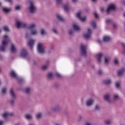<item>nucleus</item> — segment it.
Segmentation results:
<instances>
[{
	"instance_id": "nucleus-36",
	"label": "nucleus",
	"mask_w": 125,
	"mask_h": 125,
	"mask_svg": "<svg viewBox=\"0 0 125 125\" xmlns=\"http://www.w3.org/2000/svg\"><path fill=\"white\" fill-rule=\"evenodd\" d=\"M91 26L94 29L96 28V22H95L94 21H93L91 23Z\"/></svg>"
},
{
	"instance_id": "nucleus-52",
	"label": "nucleus",
	"mask_w": 125,
	"mask_h": 125,
	"mask_svg": "<svg viewBox=\"0 0 125 125\" xmlns=\"http://www.w3.org/2000/svg\"><path fill=\"white\" fill-rule=\"evenodd\" d=\"M15 9L16 10H18L20 9V6H19V5L16 6Z\"/></svg>"
},
{
	"instance_id": "nucleus-4",
	"label": "nucleus",
	"mask_w": 125,
	"mask_h": 125,
	"mask_svg": "<svg viewBox=\"0 0 125 125\" xmlns=\"http://www.w3.org/2000/svg\"><path fill=\"white\" fill-rule=\"evenodd\" d=\"M28 10L30 13H35L37 11V7L35 2L33 1H29V2Z\"/></svg>"
},
{
	"instance_id": "nucleus-22",
	"label": "nucleus",
	"mask_w": 125,
	"mask_h": 125,
	"mask_svg": "<svg viewBox=\"0 0 125 125\" xmlns=\"http://www.w3.org/2000/svg\"><path fill=\"white\" fill-rule=\"evenodd\" d=\"M10 75L12 78H17V74L14 70H11Z\"/></svg>"
},
{
	"instance_id": "nucleus-55",
	"label": "nucleus",
	"mask_w": 125,
	"mask_h": 125,
	"mask_svg": "<svg viewBox=\"0 0 125 125\" xmlns=\"http://www.w3.org/2000/svg\"><path fill=\"white\" fill-rule=\"evenodd\" d=\"M40 32H45V29L43 28H41L40 29Z\"/></svg>"
},
{
	"instance_id": "nucleus-44",
	"label": "nucleus",
	"mask_w": 125,
	"mask_h": 125,
	"mask_svg": "<svg viewBox=\"0 0 125 125\" xmlns=\"http://www.w3.org/2000/svg\"><path fill=\"white\" fill-rule=\"evenodd\" d=\"M46 35H47V33H46L45 32H41L40 33L41 36H46Z\"/></svg>"
},
{
	"instance_id": "nucleus-34",
	"label": "nucleus",
	"mask_w": 125,
	"mask_h": 125,
	"mask_svg": "<svg viewBox=\"0 0 125 125\" xmlns=\"http://www.w3.org/2000/svg\"><path fill=\"white\" fill-rule=\"evenodd\" d=\"M98 76H103V71L102 69H99L97 72Z\"/></svg>"
},
{
	"instance_id": "nucleus-40",
	"label": "nucleus",
	"mask_w": 125,
	"mask_h": 125,
	"mask_svg": "<svg viewBox=\"0 0 125 125\" xmlns=\"http://www.w3.org/2000/svg\"><path fill=\"white\" fill-rule=\"evenodd\" d=\"M53 86L54 88H58L59 87V84L58 83H55L53 84Z\"/></svg>"
},
{
	"instance_id": "nucleus-9",
	"label": "nucleus",
	"mask_w": 125,
	"mask_h": 125,
	"mask_svg": "<svg viewBox=\"0 0 125 125\" xmlns=\"http://www.w3.org/2000/svg\"><path fill=\"white\" fill-rule=\"evenodd\" d=\"M116 8H117L116 5L114 4H110L106 9V12L107 13H109L110 12L115 10Z\"/></svg>"
},
{
	"instance_id": "nucleus-39",
	"label": "nucleus",
	"mask_w": 125,
	"mask_h": 125,
	"mask_svg": "<svg viewBox=\"0 0 125 125\" xmlns=\"http://www.w3.org/2000/svg\"><path fill=\"white\" fill-rule=\"evenodd\" d=\"M1 92L2 94H5L6 93V88H3L1 89Z\"/></svg>"
},
{
	"instance_id": "nucleus-14",
	"label": "nucleus",
	"mask_w": 125,
	"mask_h": 125,
	"mask_svg": "<svg viewBox=\"0 0 125 125\" xmlns=\"http://www.w3.org/2000/svg\"><path fill=\"white\" fill-rule=\"evenodd\" d=\"M35 41L34 40L30 39L27 42V45L30 47L31 50H33V47Z\"/></svg>"
},
{
	"instance_id": "nucleus-42",
	"label": "nucleus",
	"mask_w": 125,
	"mask_h": 125,
	"mask_svg": "<svg viewBox=\"0 0 125 125\" xmlns=\"http://www.w3.org/2000/svg\"><path fill=\"white\" fill-rule=\"evenodd\" d=\"M105 125H110L111 124V121L109 120H106L104 121Z\"/></svg>"
},
{
	"instance_id": "nucleus-17",
	"label": "nucleus",
	"mask_w": 125,
	"mask_h": 125,
	"mask_svg": "<svg viewBox=\"0 0 125 125\" xmlns=\"http://www.w3.org/2000/svg\"><path fill=\"white\" fill-rule=\"evenodd\" d=\"M125 68H123L120 70H118L117 72L118 77H122L123 76L124 73H125Z\"/></svg>"
},
{
	"instance_id": "nucleus-18",
	"label": "nucleus",
	"mask_w": 125,
	"mask_h": 125,
	"mask_svg": "<svg viewBox=\"0 0 125 125\" xmlns=\"http://www.w3.org/2000/svg\"><path fill=\"white\" fill-rule=\"evenodd\" d=\"M2 117H3V118H6L7 117H8V116H13V113H8V112H5L4 113H2L1 114Z\"/></svg>"
},
{
	"instance_id": "nucleus-49",
	"label": "nucleus",
	"mask_w": 125,
	"mask_h": 125,
	"mask_svg": "<svg viewBox=\"0 0 125 125\" xmlns=\"http://www.w3.org/2000/svg\"><path fill=\"white\" fill-rule=\"evenodd\" d=\"M56 76L57 78H62V76L60 74L58 73V72L56 73Z\"/></svg>"
},
{
	"instance_id": "nucleus-60",
	"label": "nucleus",
	"mask_w": 125,
	"mask_h": 125,
	"mask_svg": "<svg viewBox=\"0 0 125 125\" xmlns=\"http://www.w3.org/2000/svg\"><path fill=\"white\" fill-rule=\"evenodd\" d=\"M52 32H56V29L55 28H53L52 29Z\"/></svg>"
},
{
	"instance_id": "nucleus-62",
	"label": "nucleus",
	"mask_w": 125,
	"mask_h": 125,
	"mask_svg": "<svg viewBox=\"0 0 125 125\" xmlns=\"http://www.w3.org/2000/svg\"><path fill=\"white\" fill-rule=\"evenodd\" d=\"M97 42H98V43H99L100 44V43H101V41L100 40H98L97 41Z\"/></svg>"
},
{
	"instance_id": "nucleus-23",
	"label": "nucleus",
	"mask_w": 125,
	"mask_h": 125,
	"mask_svg": "<svg viewBox=\"0 0 125 125\" xmlns=\"http://www.w3.org/2000/svg\"><path fill=\"white\" fill-rule=\"evenodd\" d=\"M10 50L12 53H14L16 51V48L14 44H12L10 47Z\"/></svg>"
},
{
	"instance_id": "nucleus-15",
	"label": "nucleus",
	"mask_w": 125,
	"mask_h": 125,
	"mask_svg": "<svg viewBox=\"0 0 125 125\" xmlns=\"http://www.w3.org/2000/svg\"><path fill=\"white\" fill-rule=\"evenodd\" d=\"M112 41V39L109 36H104L103 38L104 42H110Z\"/></svg>"
},
{
	"instance_id": "nucleus-12",
	"label": "nucleus",
	"mask_w": 125,
	"mask_h": 125,
	"mask_svg": "<svg viewBox=\"0 0 125 125\" xmlns=\"http://www.w3.org/2000/svg\"><path fill=\"white\" fill-rule=\"evenodd\" d=\"M104 56V53H98L97 55H96V58L99 64H100V63H101V58H102V57H103Z\"/></svg>"
},
{
	"instance_id": "nucleus-27",
	"label": "nucleus",
	"mask_w": 125,
	"mask_h": 125,
	"mask_svg": "<svg viewBox=\"0 0 125 125\" xmlns=\"http://www.w3.org/2000/svg\"><path fill=\"white\" fill-rule=\"evenodd\" d=\"M2 10L3 11V12H5V13H8L10 11V8H8L6 7H2Z\"/></svg>"
},
{
	"instance_id": "nucleus-5",
	"label": "nucleus",
	"mask_w": 125,
	"mask_h": 125,
	"mask_svg": "<svg viewBox=\"0 0 125 125\" xmlns=\"http://www.w3.org/2000/svg\"><path fill=\"white\" fill-rule=\"evenodd\" d=\"M62 110V106L61 104H56L55 105L51 108V111L53 112V113H59V112L61 111Z\"/></svg>"
},
{
	"instance_id": "nucleus-61",
	"label": "nucleus",
	"mask_w": 125,
	"mask_h": 125,
	"mask_svg": "<svg viewBox=\"0 0 125 125\" xmlns=\"http://www.w3.org/2000/svg\"><path fill=\"white\" fill-rule=\"evenodd\" d=\"M6 1H8V2H12V0H5Z\"/></svg>"
},
{
	"instance_id": "nucleus-8",
	"label": "nucleus",
	"mask_w": 125,
	"mask_h": 125,
	"mask_svg": "<svg viewBox=\"0 0 125 125\" xmlns=\"http://www.w3.org/2000/svg\"><path fill=\"white\" fill-rule=\"evenodd\" d=\"M37 50L39 53L42 54L44 53V46L42 44L39 43L37 46Z\"/></svg>"
},
{
	"instance_id": "nucleus-31",
	"label": "nucleus",
	"mask_w": 125,
	"mask_h": 125,
	"mask_svg": "<svg viewBox=\"0 0 125 125\" xmlns=\"http://www.w3.org/2000/svg\"><path fill=\"white\" fill-rule=\"evenodd\" d=\"M110 62V57H105L104 58V63L107 64L108 63Z\"/></svg>"
},
{
	"instance_id": "nucleus-2",
	"label": "nucleus",
	"mask_w": 125,
	"mask_h": 125,
	"mask_svg": "<svg viewBox=\"0 0 125 125\" xmlns=\"http://www.w3.org/2000/svg\"><path fill=\"white\" fill-rule=\"evenodd\" d=\"M4 40L2 41V42L1 43V47L0 48V50L3 52L6 47L7 46V45L8 44V42H10V40L9 39V38L7 36V35H5L3 37Z\"/></svg>"
},
{
	"instance_id": "nucleus-10",
	"label": "nucleus",
	"mask_w": 125,
	"mask_h": 125,
	"mask_svg": "<svg viewBox=\"0 0 125 125\" xmlns=\"http://www.w3.org/2000/svg\"><path fill=\"white\" fill-rule=\"evenodd\" d=\"M37 35H38L37 32H26L25 38L26 39H29L32 36H36Z\"/></svg>"
},
{
	"instance_id": "nucleus-33",
	"label": "nucleus",
	"mask_w": 125,
	"mask_h": 125,
	"mask_svg": "<svg viewBox=\"0 0 125 125\" xmlns=\"http://www.w3.org/2000/svg\"><path fill=\"white\" fill-rule=\"evenodd\" d=\"M119 99H120V97L118 94L113 95V100L117 101V100H119Z\"/></svg>"
},
{
	"instance_id": "nucleus-47",
	"label": "nucleus",
	"mask_w": 125,
	"mask_h": 125,
	"mask_svg": "<svg viewBox=\"0 0 125 125\" xmlns=\"http://www.w3.org/2000/svg\"><path fill=\"white\" fill-rule=\"evenodd\" d=\"M112 26L113 29H117L118 28V24L117 23H113Z\"/></svg>"
},
{
	"instance_id": "nucleus-25",
	"label": "nucleus",
	"mask_w": 125,
	"mask_h": 125,
	"mask_svg": "<svg viewBox=\"0 0 125 125\" xmlns=\"http://www.w3.org/2000/svg\"><path fill=\"white\" fill-rule=\"evenodd\" d=\"M111 79L104 80L103 81V83L104 84H107V85L111 84Z\"/></svg>"
},
{
	"instance_id": "nucleus-59",
	"label": "nucleus",
	"mask_w": 125,
	"mask_h": 125,
	"mask_svg": "<svg viewBox=\"0 0 125 125\" xmlns=\"http://www.w3.org/2000/svg\"><path fill=\"white\" fill-rule=\"evenodd\" d=\"M85 125H91V124L90 123L86 122Z\"/></svg>"
},
{
	"instance_id": "nucleus-20",
	"label": "nucleus",
	"mask_w": 125,
	"mask_h": 125,
	"mask_svg": "<svg viewBox=\"0 0 125 125\" xmlns=\"http://www.w3.org/2000/svg\"><path fill=\"white\" fill-rule=\"evenodd\" d=\"M90 35H91V32H88L86 34H83V37H84L85 39L87 40V39H89V38L90 37Z\"/></svg>"
},
{
	"instance_id": "nucleus-32",
	"label": "nucleus",
	"mask_w": 125,
	"mask_h": 125,
	"mask_svg": "<svg viewBox=\"0 0 125 125\" xmlns=\"http://www.w3.org/2000/svg\"><path fill=\"white\" fill-rule=\"evenodd\" d=\"M2 30L5 32H9V28L6 25H4L2 28Z\"/></svg>"
},
{
	"instance_id": "nucleus-28",
	"label": "nucleus",
	"mask_w": 125,
	"mask_h": 125,
	"mask_svg": "<svg viewBox=\"0 0 125 125\" xmlns=\"http://www.w3.org/2000/svg\"><path fill=\"white\" fill-rule=\"evenodd\" d=\"M24 117L26 120H32V119H33V116L31 114H26Z\"/></svg>"
},
{
	"instance_id": "nucleus-37",
	"label": "nucleus",
	"mask_w": 125,
	"mask_h": 125,
	"mask_svg": "<svg viewBox=\"0 0 125 125\" xmlns=\"http://www.w3.org/2000/svg\"><path fill=\"white\" fill-rule=\"evenodd\" d=\"M42 114L41 113H39L36 114V118L37 119H41L42 118Z\"/></svg>"
},
{
	"instance_id": "nucleus-30",
	"label": "nucleus",
	"mask_w": 125,
	"mask_h": 125,
	"mask_svg": "<svg viewBox=\"0 0 125 125\" xmlns=\"http://www.w3.org/2000/svg\"><path fill=\"white\" fill-rule=\"evenodd\" d=\"M83 115L80 114L78 116V118L77 119V121L80 122H82V121H83Z\"/></svg>"
},
{
	"instance_id": "nucleus-58",
	"label": "nucleus",
	"mask_w": 125,
	"mask_h": 125,
	"mask_svg": "<svg viewBox=\"0 0 125 125\" xmlns=\"http://www.w3.org/2000/svg\"><path fill=\"white\" fill-rule=\"evenodd\" d=\"M122 54H123V55H125V49H123V50H122Z\"/></svg>"
},
{
	"instance_id": "nucleus-54",
	"label": "nucleus",
	"mask_w": 125,
	"mask_h": 125,
	"mask_svg": "<svg viewBox=\"0 0 125 125\" xmlns=\"http://www.w3.org/2000/svg\"><path fill=\"white\" fill-rule=\"evenodd\" d=\"M53 48H54V45H51L50 46V49L51 50H52V49H53Z\"/></svg>"
},
{
	"instance_id": "nucleus-16",
	"label": "nucleus",
	"mask_w": 125,
	"mask_h": 125,
	"mask_svg": "<svg viewBox=\"0 0 125 125\" xmlns=\"http://www.w3.org/2000/svg\"><path fill=\"white\" fill-rule=\"evenodd\" d=\"M81 15H82V12H78L76 14V16L77 18H79V19L81 20V21H83V22L84 21H85V19H86L85 17V16L82 17L81 16Z\"/></svg>"
},
{
	"instance_id": "nucleus-45",
	"label": "nucleus",
	"mask_w": 125,
	"mask_h": 125,
	"mask_svg": "<svg viewBox=\"0 0 125 125\" xmlns=\"http://www.w3.org/2000/svg\"><path fill=\"white\" fill-rule=\"evenodd\" d=\"M115 87H116V88H120V83H119V82H117L115 83Z\"/></svg>"
},
{
	"instance_id": "nucleus-1",
	"label": "nucleus",
	"mask_w": 125,
	"mask_h": 125,
	"mask_svg": "<svg viewBox=\"0 0 125 125\" xmlns=\"http://www.w3.org/2000/svg\"><path fill=\"white\" fill-rule=\"evenodd\" d=\"M16 26L17 28H22V29H26L30 30L31 32H36V27L37 24L35 23H31L28 25L27 23L23 22L21 21H17Z\"/></svg>"
},
{
	"instance_id": "nucleus-21",
	"label": "nucleus",
	"mask_w": 125,
	"mask_h": 125,
	"mask_svg": "<svg viewBox=\"0 0 125 125\" xmlns=\"http://www.w3.org/2000/svg\"><path fill=\"white\" fill-rule=\"evenodd\" d=\"M56 17L59 21H61V22H64V18H63V17L61 16L60 15L57 14L56 15Z\"/></svg>"
},
{
	"instance_id": "nucleus-48",
	"label": "nucleus",
	"mask_w": 125,
	"mask_h": 125,
	"mask_svg": "<svg viewBox=\"0 0 125 125\" xmlns=\"http://www.w3.org/2000/svg\"><path fill=\"white\" fill-rule=\"evenodd\" d=\"M58 4H61L62 3V0H56Z\"/></svg>"
},
{
	"instance_id": "nucleus-63",
	"label": "nucleus",
	"mask_w": 125,
	"mask_h": 125,
	"mask_svg": "<svg viewBox=\"0 0 125 125\" xmlns=\"http://www.w3.org/2000/svg\"><path fill=\"white\" fill-rule=\"evenodd\" d=\"M77 0H72V2H73L74 3H75V2H77Z\"/></svg>"
},
{
	"instance_id": "nucleus-51",
	"label": "nucleus",
	"mask_w": 125,
	"mask_h": 125,
	"mask_svg": "<svg viewBox=\"0 0 125 125\" xmlns=\"http://www.w3.org/2000/svg\"><path fill=\"white\" fill-rule=\"evenodd\" d=\"M49 64H50V61H49V60H47L46 61L45 65H46V66H48V65H49Z\"/></svg>"
},
{
	"instance_id": "nucleus-19",
	"label": "nucleus",
	"mask_w": 125,
	"mask_h": 125,
	"mask_svg": "<svg viewBox=\"0 0 125 125\" xmlns=\"http://www.w3.org/2000/svg\"><path fill=\"white\" fill-rule=\"evenodd\" d=\"M101 110V106H100V104H97L94 106V111L96 112H98Z\"/></svg>"
},
{
	"instance_id": "nucleus-56",
	"label": "nucleus",
	"mask_w": 125,
	"mask_h": 125,
	"mask_svg": "<svg viewBox=\"0 0 125 125\" xmlns=\"http://www.w3.org/2000/svg\"><path fill=\"white\" fill-rule=\"evenodd\" d=\"M94 15L95 17V18H98V15L96 13H94Z\"/></svg>"
},
{
	"instance_id": "nucleus-43",
	"label": "nucleus",
	"mask_w": 125,
	"mask_h": 125,
	"mask_svg": "<svg viewBox=\"0 0 125 125\" xmlns=\"http://www.w3.org/2000/svg\"><path fill=\"white\" fill-rule=\"evenodd\" d=\"M17 79L18 81H19V83H22V82H24V80L22 79V78H21L20 77H17Z\"/></svg>"
},
{
	"instance_id": "nucleus-7",
	"label": "nucleus",
	"mask_w": 125,
	"mask_h": 125,
	"mask_svg": "<svg viewBox=\"0 0 125 125\" xmlns=\"http://www.w3.org/2000/svg\"><path fill=\"white\" fill-rule=\"evenodd\" d=\"M81 53L83 57H86V46L85 45L81 46Z\"/></svg>"
},
{
	"instance_id": "nucleus-3",
	"label": "nucleus",
	"mask_w": 125,
	"mask_h": 125,
	"mask_svg": "<svg viewBox=\"0 0 125 125\" xmlns=\"http://www.w3.org/2000/svg\"><path fill=\"white\" fill-rule=\"evenodd\" d=\"M10 95L11 99L9 100V103L11 106H14L16 100V95L12 88L10 89Z\"/></svg>"
},
{
	"instance_id": "nucleus-6",
	"label": "nucleus",
	"mask_w": 125,
	"mask_h": 125,
	"mask_svg": "<svg viewBox=\"0 0 125 125\" xmlns=\"http://www.w3.org/2000/svg\"><path fill=\"white\" fill-rule=\"evenodd\" d=\"M104 101L108 104H112V101L111 100V94L107 93L104 96Z\"/></svg>"
},
{
	"instance_id": "nucleus-11",
	"label": "nucleus",
	"mask_w": 125,
	"mask_h": 125,
	"mask_svg": "<svg viewBox=\"0 0 125 125\" xmlns=\"http://www.w3.org/2000/svg\"><path fill=\"white\" fill-rule=\"evenodd\" d=\"M94 103V101L92 99H90L87 100L85 102V105L86 107H91L92 105H93V104Z\"/></svg>"
},
{
	"instance_id": "nucleus-50",
	"label": "nucleus",
	"mask_w": 125,
	"mask_h": 125,
	"mask_svg": "<svg viewBox=\"0 0 125 125\" xmlns=\"http://www.w3.org/2000/svg\"><path fill=\"white\" fill-rule=\"evenodd\" d=\"M47 67L48 66L45 64L44 66L42 67V70H46V69H47Z\"/></svg>"
},
{
	"instance_id": "nucleus-38",
	"label": "nucleus",
	"mask_w": 125,
	"mask_h": 125,
	"mask_svg": "<svg viewBox=\"0 0 125 125\" xmlns=\"http://www.w3.org/2000/svg\"><path fill=\"white\" fill-rule=\"evenodd\" d=\"M67 34L69 37H73V36L75 35L74 32H68Z\"/></svg>"
},
{
	"instance_id": "nucleus-29",
	"label": "nucleus",
	"mask_w": 125,
	"mask_h": 125,
	"mask_svg": "<svg viewBox=\"0 0 125 125\" xmlns=\"http://www.w3.org/2000/svg\"><path fill=\"white\" fill-rule=\"evenodd\" d=\"M47 78L48 79V80H51L52 78H53V75H52V73L51 72H49L47 74Z\"/></svg>"
},
{
	"instance_id": "nucleus-35",
	"label": "nucleus",
	"mask_w": 125,
	"mask_h": 125,
	"mask_svg": "<svg viewBox=\"0 0 125 125\" xmlns=\"http://www.w3.org/2000/svg\"><path fill=\"white\" fill-rule=\"evenodd\" d=\"M113 62L115 65H118L119 64V59L118 58H114Z\"/></svg>"
},
{
	"instance_id": "nucleus-46",
	"label": "nucleus",
	"mask_w": 125,
	"mask_h": 125,
	"mask_svg": "<svg viewBox=\"0 0 125 125\" xmlns=\"http://www.w3.org/2000/svg\"><path fill=\"white\" fill-rule=\"evenodd\" d=\"M111 22H112V20L107 19L105 21V22L106 23V24H109V23H111Z\"/></svg>"
},
{
	"instance_id": "nucleus-53",
	"label": "nucleus",
	"mask_w": 125,
	"mask_h": 125,
	"mask_svg": "<svg viewBox=\"0 0 125 125\" xmlns=\"http://www.w3.org/2000/svg\"><path fill=\"white\" fill-rule=\"evenodd\" d=\"M122 49H125V43H122Z\"/></svg>"
},
{
	"instance_id": "nucleus-24",
	"label": "nucleus",
	"mask_w": 125,
	"mask_h": 125,
	"mask_svg": "<svg viewBox=\"0 0 125 125\" xmlns=\"http://www.w3.org/2000/svg\"><path fill=\"white\" fill-rule=\"evenodd\" d=\"M24 92L26 94H27V95H30V94H31V88L29 87L26 88L24 90Z\"/></svg>"
},
{
	"instance_id": "nucleus-13",
	"label": "nucleus",
	"mask_w": 125,
	"mask_h": 125,
	"mask_svg": "<svg viewBox=\"0 0 125 125\" xmlns=\"http://www.w3.org/2000/svg\"><path fill=\"white\" fill-rule=\"evenodd\" d=\"M21 57L23 58H26L27 56H28V53H27V51L25 49H22L20 53Z\"/></svg>"
},
{
	"instance_id": "nucleus-57",
	"label": "nucleus",
	"mask_w": 125,
	"mask_h": 125,
	"mask_svg": "<svg viewBox=\"0 0 125 125\" xmlns=\"http://www.w3.org/2000/svg\"><path fill=\"white\" fill-rule=\"evenodd\" d=\"M4 123V122L2 120H0V125H3V123Z\"/></svg>"
},
{
	"instance_id": "nucleus-41",
	"label": "nucleus",
	"mask_w": 125,
	"mask_h": 125,
	"mask_svg": "<svg viewBox=\"0 0 125 125\" xmlns=\"http://www.w3.org/2000/svg\"><path fill=\"white\" fill-rule=\"evenodd\" d=\"M63 8L65 11H68L69 10V8H68V5H67V4L63 5Z\"/></svg>"
},
{
	"instance_id": "nucleus-26",
	"label": "nucleus",
	"mask_w": 125,
	"mask_h": 125,
	"mask_svg": "<svg viewBox=\"0 0 125 125\" xmlns=\"http://www.w3.org/2000/svg\"><path fill=\"white\" fill-rule=\"evenodd\" d=\"M72 27L75 31H79L80 30V26L75 23L72 25Z\"/></svg>"
},
{
	"instance_id": "nucleus-64",
	"label": "nucleus",
	"mask_w": 125,
	"mask_h": 125,
	"mask_svg": "<svg viewBox=\"0 0 125 125\" xmlns=\"http://www.w3.org/2000/svg\"><path fill=\"white\" fill-rule=\"evenodd\" d=\"M122 3L124 4V5H125V0H124L123 1H122Z\"/></svg>"
}]
</instances>
